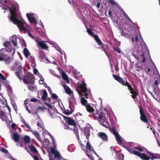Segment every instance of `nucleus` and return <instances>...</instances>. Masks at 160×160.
Returning <instances> with one entry per match:
<instances>
[{
    "mask_svg": "<svg viewBox=\"0 0 160 160\" xmlns=\"http://www.w3.org/2000/svg\"><path fill=\"white\" fill-rule=\"evenodd\" d=\"M9 10L11 15L10 20L15 24L17 25L20 30H26V29L24 26L23 22L17 18L16 8L14 6H12V8H9Z\"/></svg>",
    "mask_w": 160,
    "mask_h": 160,
    "instance_id": "nucleus-1",
    "label": "nucleus"
},
{
    "mask_svg": "<svg viewBox=\"0 0 160 160\" xmlns=\"http://www.w3.org/2000/svg\"><path fill=\"white\" fill-rule=\"evenodd\" d=\"M34 77L33 74L30 72H25L23 78H22V79L23 80V83L25 84H30L32 85L34 83V81L33 80Z\"/></svg>",
    "mask_w": 160,
    "mask_h": 160,
    "instance_id": "nucleus-2",
    "label": "nucleus"
},
{
    "mask_svg": "<svg viewBox=\"0 0 160 160\" xmlns=\"http://www.w3.org/2000/svg\"><path fill=\"white\" fill-rule=\"evenodd\" d=\"M76 90L80 95L83 96V95L82 94V92H84L85 98H88V94L86 92L87 91V88L86 87V84L84 82H82L77 87Z\"/></svg>",
    "mask_w": 160,
    "mask_h": 160,
    "instance_id": "nucleus-3",
    "label": "nucleus"
},
{
    "mask_svg": "<svg viewBox=\"0 0 160 160\" xmlns=\"http://www.w3.org/2000/svg\"><path fill=\"white\" fill-rule=\"evenodd\" d=\"M113 77L115 80L117 81L120 84H122L123 86L128 87V88L130 91L132 90L133 89L129 82H128L127 81H126V82L124 81L123 79L120 76H119L118 75L113 74Z\"/></svg>",
    "mask_w": 160,
    "mask_h": 160,
    "instance_id": "nucleus-4",
    "label": "nucleus"
},
{
    "mask_svg": "<svg viewBox=\"0 0 160 160\" xmlns=\"http://www.w3.org/2000/svg\"><path fill=\"white\" fill-rule=\"evenodd\" d=\"M138 106L139 109V112L140 115V118L141 120L144 122L148 123L150 125L148 118L144 112L143 108L140 106Z\"/></svg>",
    "mask_w": 160,
    "mask_h": 160,
    "instance_id": "nucleus-5",
    "label": "nucleus"
},
{
    "mask_svg": "<svg viewBox=\"0 0 160 160\" xmlns=\"http://www.w3.org/2000/svg\"><path fill=\"white\" fill-rule=\"evenodd\" d=\"M112 132L115 137L116 140L119 144L122 145V141L121 140V137L119 134L115 130L114 127L112 128Z\"/></svg>",
    "mask_w": 160,
    "mask_h": 160,
    "instance_id": "nucleus-6",
    "label": "nucleus"
},
{
    "mask_svg": "<svg viewBox=\"0 0 160 160\" xmlns=\"http://www.w3.org/2000/svg\"><path fill=\"white\" fill-rule=\"evenodd\" d=\"M64 118V119H66L67 120H66L68 125L71 126H72L74 127L76 126L77 123L75 121L71 118L65 116H62Z\"/></svg>",
    "mask_w": 160,
    "mask_h": 160,
    "instance_id": "nucleus-7",
    "label": "nucleus"
},
{
    "mask_svg": "<svg viewBox=\"0 0 160 160\" xmlns=\"http://www.w3.org/2000/svg\"><path fill=\"white\" fill-rule=\"evenodd\" d=\"M50 148L52 153L54 155V158H57V160H61L62 157L59 152L57 151H56L55 149L52 147H51Z\"/></svg>",
    "mask_w": 160,
    "mask_h": 160,
    "instance_id": "nucleus-8",
    "label": "nucleus"
},
{
    "mask_svg": "<svg viewBox=\"0 0 160 160\" xmlns=\"http://www.w3.org/2000/svg\"><path fill=\"white\" fill-rule=\"evenodd\" d=\"M38 49L40 50L41 49L48 50V47L46 43L44 42V41L40 42H39L38 45Z\"/></svg>",
    "mask_w": 160,
    "mask_h": 160,
    "instance_id": "nucleus-9",
    "label": "nucleus"
},
{
    "mask_svg": "<svg viewBox=\"0 0 160 160\" xmlns=\"http://www.w3.org/2000/svg\"><path fill=\"white\" fill-rule=\"evenodd\" d=\"M26 16L29 22L31 23L34 22L35 25L37 24L35 19L32 15L28 13L26 14Z\"/></svg>",
    "mask_w": 160,
    "mask_h": 160,
    "instance_id": "nucleus-10",
    "label": "nucleus"
},
{
    "mask_svg": "<svg viewBox=\"0 0 160 160\" xmlns=\"http://www.w3.org/2000/svg\"><path fill=\"white\" fill-rule=\"evenodd\" d=\"M23 73L22 71V67L20 66L17 69V71L15 72V75L20 79H22V78L21 77V74Z\"/></svg>",
    "mask_w": 160,
    "mask_h": 160,
    "instance_id": "nucleus-11",
    "label": "nucleus"
},
{
    "mask_svg": "<svg viewBox=\"0 0 160 160\" xmlns=\"http://www.w3.org/2000/svg\"><path fill=\"white\" fill-rule=\"evenodd\" d=\"M10 58L9 56L5 54H3L0 52V61H3L7 62L9 60Z\"/></svg>",
    "mask_w": 160,
    "mask_h": 160,
    "instance_id": "nucleus-12",
    "label": "nucleus"
},
{
    "mask_svg": "<svg viewBox=\"0 0 160 160\" xmlns=\"http://www.w3.org/2000/svg\"><path fill=\"white\" fill-rule=\"evenodd\" d=\"M7 52H11L12 47L10 46V43L8 41H6L4 43Z\"/></svg>",
    "mask_w": 160,
    "mask_h": 160,
    "instance_id": "nucleus-13",
    "label": "nucleus"
},
{
    "mask_svg": "<svg viewBox=\"0 0 160 160\" xmlns=\"http://www.w3.org/2000/svg\"><path fill=\"white\" fill-rule=\"evenodd\" d=\"M106 118L104 113L103 112H101L100 114L98 115V121H99L100 120L103 121L107 124H108L107 122L106 121Z\"/></svg>",
    "mask_w": 160,
    "mask_h": 160,
    "instance_id": "nucleus-14",
    "label": "nucleus"
},
{
    "mask_svg": "<svg viewBox=\"0 0 160 160\" xmlns=\"http://www.w3.org/2000/svg\"><path fill=\"white\" fill-rule=\"evenodd\" d=\"M130 91V93L132 94V98L134 99H136L137 98V96L139 94L138 90L135 88L134 89H133L132 90Z\"/></svg>",
    "mask_w": 160,
    "mask_h": 160,
    "instance_id": "nucleus-15",
    "label": "nucleus"
},
{
    "mask_svg": "<svg viewBox=\"0 0 160 160\" xmlns=\"http://www.w3.org/2000/svg\"><path fill=\"white\" fill-rule=\"evenodd\" d=\"M86 152H90L91 151L95 152L94 150L93 149V148L92 147V145L90 144V142L88 141L86 143Z\"/></svg>",
    "mask_w": 160,
    "mask_h": 160,
    "instance_id": "nucleus-16",
    "label": "nucleus"
},
{
    "mask_svg": "<svg viewBox=\"0 0 160 160\" xmlns=\"http://www.w3.org/2000/svg\"><path fill=\"white\" fill-rule=\"evenodd\" d=\"M98 136L103 140L106 141H108V136L105 133L103 132H99L98 133Z\"/></svg>",
    "mask_w": 160,
    "mask_h": 160,
    "instance_id": "nucleus-17",
    "label": "nucleus"
},
{
    "mask_svg": "<svg viewBox=\"0 0 160 160\" xmlns=\"http://www.w3.org/2000/svg\"><path fill=\"white\" fill-rule=\"evenodd\" d=\"M39 57L40 59L42 60H47V58L44 52L42 50H40L39 51Z\"/></svg>",
    "mask_w": 160,
    "mask_h": 160,
    "instance_id": "nucleus-18",
    "label": "nucleus"
},
{
    "mask_svg": "<svg viewBox=\"0 0 160 160\" xmlns=\"http://www.w3.org/2000/svg\"><path fill=\"white\" fill-rule=\"evenodd\" d=\"M62 86L64 88L67 94L70 95L72 93V91L70 88L68 86H67L65 83H63L62 84Z\"/></svg>",
    "mask_w": 160,
    "mask_h": 160,
    "instance_id": "nucleus-19",
    "label": "nucleus"
},
{
    "mask_svg": "<svg viewBox=\"0 0 160 160\" xmlns=\"http://www.w3.org/2000/svg\"><path fill=\"white\" fill-rule=\"evenodd\" d=\"M142 53L141 55H139V57L137 59L140 62H143L145 61L146 60L145 57H144L145 54L142 51Z\"/></svg>",
    "mask_w": 160,
    "mask_h": 160,
    "instance_id": "nucleus-20",
    "label": "nucleus"
},
{
    "mask_svg": "<svg viewBox=\"0 0 160 160\" xmlns=\"http://www.w3.org/2000/svg\"><path fill=\"white\" fill-rule=\"evenodd\" d=\"M31 132L35 136L39 141H41L40 134L37 131H34L33 130H31Z\"/></svg>",
    "mask_w": 160,
    "mask_h": 160,
    "instance_id": "nucleus-21",
    "label": "nucleus"
},
{
    "mask_svg": "<svg viewBox=\"0 0 160 160\" xmlns=\"http://www.w3.org/2000/svg\"><path fill=\"white\" fill-rule=\"evenodd\" d=\"M147 152L149 154V155L151 156V157L150 158H151L152 160H153L154 159H160V157H158L156 154L150 152L149 151H148Z\"/></svg>",
    "mask_w": 160,
    "mask_h": 160,
    "instance_id": "nucleus-22",
    "label": "nucleus"
},
{
    "mask_svg": "<svg viewBox=\"0 0 160 160\" xmlns=\"http://www.w3.org/2000/svg\"><path fill=\"white\" fill-rule=\"evenodd\" d=\"M84 133L86 136V138L88 140L89 138V136L90 135V131L88 128L86 127L84 129Z\"/></svg>",
    "mask_w": 160,
    "mask_h": 160,
    "instance_id": "nucleus-23",
    "label": "nucleus"
},
{
    "mask_svg": "<svg viewBox=\"0 0 160 160\" xmlns=\"http://www.w3.org/2000/svg\"><path fill=\"white\" fill-rule=\"evenodd\" d=\"M139 157L143 160H149L150 158L144 153H141Z\"/></svg>",
    "mask_w": 160,
    "mask_h": 160,
    "instance_id": "nucleus-24",
    "label": "nucleus"
},
{
    "mask_svg": "<svg viewBox=\"0 0 160 160\" xmlns=\"http://www.w3.org/2000/svg\"><path fill=\"white\" fill-rule=\"evenodd\" d=\"M93 37H94L96 41L99 45H102L103 44V43L102 42L97 35L95 34L94 36Z\"/></svg>",
    "mask_w": 160,
    "mask_h": 160,
    "instance_id": "nucleus-25",
    "label": "nucleus"
},
{
    "mask_svg": "<svg viewBox=\"0 0 160 160\" xmlns=\"http://www.w3.org/2000/svg\"><path fill=\"white\" fill-rule=\"evenodd\" d=\"M86 107L87 111L90 113L94 111V109L89 104L86 105Z\"/></svg>",
    "mask_w": 160,
    "mask_h": 160,
    "instance_id": "nucleus-26",
    "label": "nucleus"
},
{
    "mask_svg": "<svg viewBox=\"0 0 160 160\" xmlns=\"http://www.w3.org/2000/svg\"><path fill=\"white\" fill-rule=\"evenodd\" d=\"M13 139L14 141L18 142L20 139V137L17 132L14 133L13 134Z\"/></svg>",
    "mask_w": 160,
    "mask_h": 160,
    "instance_id": "nucleus-27",
    "label": "nucleus"
},
{
    "mask_svg": "<svg viewBox=\"0 0 160 160\" xmlns=\"http://www.w3.org/2000/svg\"><path fill=\"white\" fill-rule=\"evenodd\" d=\"M62 78L63 79L65 80L67 83H69V81L68 79V76L66 73L65 72H62Z\"/></svg>",
    "mask_w": 160,
    "mask_h": 160,
    "instance_id": "nucleus-28",
    "label": "nucleus"
},
{
    "mask_svg": "<svg viewBox=\"0 0 160 160\" xmlns=\"http://www.w3.org/2000/svg\"><path fill=\"white\" fill-rule=\"evenodd\" d=\"M23 140L24 142L26 144H28L30 142V138L29 136H26L23 138Z\"/></svg>",
    "mask_w": 160,
    "mask_h": 160,
    "instance_id": "nucleus-29",
    "label": "nucleus"
},
{
    "mask_svg": "<svg viewBox=\"0 0 160 160\" xmlns=\"http://www.w3.org/2000/svg\"><path fill=\"white\" fill-rule=\"evenodd\" d=\"M48 96V94L46 91L45 90H43V94L42 96V99L43 100H46Z\"/></svg>",
    "mask_w": 160,
    "mask_h": 160,
    "instance_id": "nucleus-30",
    "label": "nucleus"
},
{
    "mask_svg": "<svg viewBox=\"0 0 160 160\" xmlns=\"http://www.w3.org/2000/svg\"><path fill=\"white\" fill-rule=\"evenodd\" d=\"M29 149L33 152L38 153V152L35 147L33 145H31L29 147Z\"/></svg>",
    "mask_w": 160,
    "mask_h": 160,
    "instance_id": "nucleus-31",
    "label": "nucleus"
},
{
    "mask_svg": "<svg viewBox=\"0 0 160 160\" xmlns=\"http://www.w3.org/2000/svg\"><path fill=\"white\" fill-rule=\"evenodd\" d=\"M130 152H131L132 154H134L135 155L138 156L140 157V155L141 153L139 152L138 151L135 150H134L132 149Z\"/></svg>",
    "mask_w": 160,
    "mask_h": 160,
    "instance_id": "nucleus-32",
    "label": "nucleus"
},
{
    "mask_svg": "<svg viewBox=\"0 0 160 160\" xmlns=\"http://www.w3.org/2000/svg\"><path fill=\"white\" fill-rule=\"evenodd\" d=\"M23 53L25 56L27 58L30 54L29 51L26 48H24L23 50Z\"/></svg>",
    "mask_w": 160,
    "mask_h": 160,
    "instance_id": "nucleus-33",
    "label": "nucleus"
},
{
    "mask_svg": "<svg viewBox=\"0 0 160 160\" xmlns=\"http://www.w3.org/2000/svg\"><path fill=\"white\" fill-rule=\"evenodd\" d=\"M12 42L15 47L17 46V38L15 36H13L12 38Z\"/></svg>",
    "mask_w": 160,
    "mask_h": 160,
    "instance_id": "nucleus-34",
    "label": "nucleus"
},
{
    "mask_svg": "<svg viewBox=\"0 0 160 160\" xmlns=\"http://www.w3.org/2000/svg\"><path fill=\"white\" fill-rule=\"evenodd\" d=\"M72 130L74 131V132L76 134L77 137L79 138V135L78 134V130L77 126L74 127L73 129H72Z\"/></svg>",
    "mask_w": 160,
    "mask_h": 160,
    "instance_id": "nucleus-35",
    "label": "nucleus"
},
{
    "mask_svg": "<svg viewBox=\"0 0 160 160\" xmlns=\"http://www.w3.org/2000/svg\"><path fill=\"white\" fill-rule=\"evenodd\" d=\"M81 102L82 105L83 106L87 105L86 103L87 102V100L84 97H82L81 99Z\"/></svg>",
    "mask_w": 160,
    "mask_h": 160,
    "instance_id": "nucleus-36",
    "label": "nucleus"
},
{
    "mask_svg": "<svg viewBox=\"0 0 160 160\" xmlns=\"http://www.w3.org/2000/svg\"><path fill=\"white\" fill-rule=\"evenodd\" d=\"M73 112V110H69L68 109H67V110H65L64 111V114H65L67 115H69L71 114Z\"/></svg>",
    "mask_w": 160,
    "mask_h": 160,
    "instance_id": "nucleus-37",
    "label": "nucleus"
},
{
    "mask_svg": "<svg viewBox=\"0 0 160 160\" xmlns=\"http://www.w3.org/2000/svg\"><path fill=\"white\" fill-rule=\"evenodd\" d=\"M99 122H100L101 124L104 127H105L106 128H108V126L109 124V123L108 122H107V123H108V124H107L105 122H104V121H103L100 120Z\"/></svg>",
    "mask_w": 160,
    "mask_h": 160,
    "instance_id": "nucleus-38",
    "label": "nucleus"
},
{
    "mask_svg": "<svg viewBox=\"0 0 160 160\" xmlns=\"http://www.w3.org/2000/svg\"><path fill=\"white\" fill-rule=\"evenodd\" d=\"M100 45L101 46L102 48H103L104 51L106 53V50L107 49L109 48L108 45L104 44L103 43V44Z\"/></svg>",
    "mask_w": 160,
    "mask_h": 160,
    "instance_id": "nucleus-39",
    "label": "nucleus"
},
{
    "mask_svg": "<svg viewBox=\"0 0 160 160\" xmlns=\"http://www.w3.org/2000/svg\"><path fill=\"white\" fill-rule=\"evenodd\" d=\"M87 32L89 35L92 37H93L95 35L94 34V32L92 31L90 28H88L87 30Z\"/></svg>",
    "mask_w": 160,
    "mask_h": 160,
    "instance_id": "nucleus-40",
    "label": "nucleus"
},
{
    "mask_svg": "<svg viewBox=\"0 0 160 160\" xmlns=\"http://www.w3.org/2000/svg\"><path fill=\"white\" fill-rule=\"evenodd\" d=\"M28 90L31 91L32 92L34 91L36 88V86H30L29 85L28 86Z\"/></svg>",
    "mask_w": 160,
    "mask_h": 160,
    "instance_id": "nucleus-41",
    "label": "nucleus"
},
{
    "mask_svg": "<svg viewBox=\"0 0 160 160\" xmlns=\"http://www.w3.org/2000/svg\"><path fill=\"white\" fill-rule=\"evenodd\" d=\"M113 48L114 49V51L116 52H117L119 53H121V51L120 48H118L117 47H113Z\"/></svg>",
    "mask_w": 160,
    "mask_h": 160,
    "instance_id": "nucleus-42",
    "label": "nucleus"
},
{
    "mask_svg": "<svg viewBox=\"0 0 160 160\" xmlns=\"http://www.w3.org/2000/svg\"><path fill=\"white\" fill-rule=\"evenodd\" d=\"M122 145L123 147L126 148L128 152H130L132 149L130 148L128 146H126L125 145L123 144H122Z\"/></svg>",
    "mask_w": 160,
    "mask_h": 160,
    "instance_id": "nucleus-43",
    "label": "nucleus"
},
{
    "mask_svg": "<svg viewBox=\"0 0 160 160\" xmlns=\"http://www.w3.org/2000/svg\"><path fill=\"white\" fill-rule=\"evenodd\" d=\"M33 39L35 40V41L37 43V45H38L39 42H40V38H38L37 37L35 36L34 37V38H33Z\"/></svg>",
    "mask_w": 160,
    "mask_h": 160,
    "instance_id": "nucleus-44",
    "label": "nucleus"
},
{
    "mask_svg": "<svg viewBox=\"0 0 160 160\" xmlns=\"http://www.w3.org/2000/svg\"><path fill=\"white\" fill-rule=\"evenodd\" d=\"M1 151L6 154H7L9 153L8 150L3 148H1Z\"/></svg>",
    "mask_w": 160,
    "mask_h": 160,
    "instance_id": "nucleus-45",
    "label": "nucleus"
},
{
    "mask_svg": "<svg viewBox=\"0 0 160 160\" xmlns=\"http://www.w3.org/2000/svg\"><path fill=\"white\" fill-rule=\"evenodd\" d=\"M69 99L72 102H74L76 101L75 98L73 96L69 98Z\"/></svg>",
    "mask_w": 160,
    "mask_h": 160,
    "instance_id": "nucleus-46",
    "label": "nucleus"
},
{
    "mask_svg": "<svg viewBox=\"0 0 160 160\" xmlns=\"http://www.w3.org/2000/svg\"><path fill=\"white\" fill-rule=\"evenodd\" d=\"M108 1L112 6H116L117 5L116 2L113 0H108Z\"/></svg>",
    "mask_w": 160,
    "mask_h": 160,
    "instance_id": "nucleus-47",
    "label": "nucleus"
},
{
    "mask_svg": "<svg viewBox=\"0 0 160 160\" xmlns=\"http://www.w3.org/2000/svg\"><path fill=\"white\" fill-rule=\"evenodd\" d=\"M52 98L54 99H58V96H57V95L55 94L52 93Z\"/></svg>",
    "mask_w": 160,
    "mask_h": 160,
    "instance_id": "nucleus-48",
    "label": "nucleus"
},
{
    "mask_svg": "<svg viewBox=\"0 0 160 160\" xmlns=\"http://www.w3.org/2000/svg\"><path fill=\"white\" fill-rule=\"evenodd\" d=\"M134 148L135 149H136L138 150L140 152H142L143 151V149L142 148L138 146L135 147H134Z\"/></svg>",
    "mask_w": 160,
    "mask_h": 160,
    "instance_id": "nucleus-49",
    "label": "nucleus"
},
{
    "mask_svg": "<svg viewBox=\"0 0 160 160\" xmlns=\"http://www.w3.org/2000/svg\"><path fill=\"white\" fill-rule=\"evenodd\" d=\"M132 39L133 42H134V39L136 42H137L138 40V37L137 35H135L133 38H132Z\"/></svg>",
    "mask_w": 160,
    "mask_h": 160,
    "instance_id": "nucleus-50",
    "label": "nucleus"
},
{
    "mask_svg": "<svg viewBox=\"0 0 160 160\" xmlns=\"http://www.w3.org/2000/svg\"><path fill=\"white\" fill-rule=\"evenodd\" d=\"M79 143L80 144L81 148L84 150H85L86 146L81 142H79Z\"/></svg>",
    "mask_w": 160,
    "mask_h": 160,
    "instance_id": "nucleus-51",
    "label": "nucleus"
},
{
    "mask_svg": "<svg viewBox=\"0 0 160 160\" xmlns=\"http://www.w3.org/2000/svg\"><path fill=\"white\" fill-rule=\"evenodd\" d=\"M7 156L8 158H9L12 160L13 158L12 155L11 154H9V153L7 154Z\"/></svg>",
    "mask_w": 160,
    "mask_h": 160,
    "instance_id": "nucleus-52",
    "label": "nucleus"
},
{
    "mask_svg": "<svg viewBox=\"0 0 160 160\" xmlns=\"http://www.w3.org/2000/svg\"><path fill=\"white\" fill-rule=\"evenodd\" d=\"M0 79L2 80H6V78L1 73H0Z\"/></svg>",
    "mask_w": 160,
    "mask_h": 160,
    "instance_id": "nucleus-53",
    "label": "nucleus"
},
{
    "mask_svg": "<svg viewBox=\"0 0 160 160\" xmlns=\"http://www.w3.org/2000/svg\"><path fill=\"white\" fill-rule=\"evenodd\" d=\"M49 160H54V158H53V155L51 154H49Z\"/></svg>",
    "mask_w": 160,
    "mask_h": 160,
    "instance_id": "nucleus-54",
    "label": "nucleus"
},
{
    "mask_svg": "<svg viewBox=\"0 0 160 160\" xmlns=\"http://www.w3.org/2000/svg\"><path fill=\"white\" fill-rule=\"evenodd\" d=\"M44 103L46 105H47V106H48V107H49L50 108H51V109L52 108V105H50V104H49L47 102H44Z\"/></svg>",
    "mask_w": 160,
    "mask_h": 160,
    "instance_id": "nucleus-55",
    "label": "nucleus"
},
{
    "mask_svg": "<svg viewBox=\"0 0 160 160\" xmlns=\"http://www.w3.org/2000/svg\"><path fill=\"white\" fill-rule=\"evenodd\" d=\"M69 125L67 124H64V128L65 129H70V128L69 126Z\"/></svg>",
    "mask_w": 160,
    "mask_h": 160,
    "instance_id": "nucleus-56",
    "label": "nucleus"
},
{
    "mask_svg": "<svg viewBox=\"0 0 160 160\" xmlns=\"http://www.w3.org/2000/svg\"><path fill=\"white\" fill-rule=\"evenodd\" d=\"M38 108L39 109H40V110H42V111H44L45 109H47L46 108H45V107H41V106L39 107H38Z\"/></svg>",
    "mask_w": 160,
    "mask_h": 160,
    "instance_id": "nucleus-57",
    "label": "nucleus"
},
{
    "mask_svg": "<svg viewBox=\"0 0 160 160\" xmlns=\"http://www.w3.org/2000/svg\"><path fill=\"white\" fill-rule=\"evenodd\" d=\"M30 101L32 102H35L38 101V100L35 98H32L31 99Z\"/></svg>",
    "mask_w": 160,
    "mask_h": 160,
    "instance_id": "nucleus-58",
    "label": "nucleus"
},
{
    "mask_svg": "<svg viewBox=\"0 0 160 160\" xmlns=\"http://www.w3.org/2000/svg\"><path fill=\"white\" fill-rule=\"evenodd\" d=\"M37 125L40 128H42V124L40 122H38L37 123Z\"/></svg>",
    "mask_w": 160,
    "mask_h": 160,
    "instance_id": "nucleus-59",
    "label": "nucleus"
},
{
    "mask_svg": "<svg viewBox=\"0 0 160 160\" xmlns=\"http://www.w3.org/2000/svg\"><path fill=\"white\" fill-rule=\"evenodd\" d=\"M49 136H50L52 140V143L53 144H54V142H55V140L54 139L53 137L51 135V134H49Z\"/></svg>",
    "mask_w": 160,
    "mask_h": 160,
    "instance_id": "nucleus-60",
    "label": "nucleus"
},
{
    "mask_svg": "<svg viewBox=\"0 0 160 160\" xmlns=\"http://www.w3.org/2000/svg\"><path fill=\"white\" fill-rule=\"evenodd\" d=\"M28 35L29 36H30L31 38L33 39L34 37L35 36H33L32 35L30 32H28Z\"/></svg>",
    "mask_w": 160,
    "mask_h": 160,
    "instance_id": "nucleus-61",
    "label": "nucleus"
},
{
    "mask_svg": "<svg viewBox=\"0 0 160 160\" xmlns=\"http://www.w3.org/2000/svg\"><path fill=\"white\" fill-rule=\"evenodd\" d=\"M33 73L35 74H36L38 72V70L37 69L35 68L33 69Z\"/></svg>",
    "mask_w": 160,
    "mask_h": 160,
    "instance_id": "nucleus-62",
    "label": "nucleus"
},
{
    "mask_svg": "<svg viewBox=\"0 0 160 160\" xmlns=\"http://www.w3.org/2000/svg\"><path fill=\"white\" fill-rule=\"evenodd\" d=\"M46 85L47 86V88L48 89V91L50 93H52V90H51V88H50V87H48L47 85Z\"/></svg>",
    "mask_w": 160,
    "mask_h": 160,
    "instance_id": "nucleus-63",
    "label": "nucleus"
},
{
    "mask_svg": "<svg viewBox=\"0 0 160 160\" xmlns=\"http://www.w3.org/2000/svg\"><path fill=\"white\" fill-rule=\"evenodd\" d=\"M5 113L4 112H2L0 114V116L1 117H4L5 116Z\"/></svg>",
    "mask_w": 160,
    "mask_h": 160,
    "instance_id": "nucleus-64",
    "label": "nucleus"
}]
</instances>
